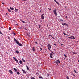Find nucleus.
I'll return each mask as SVG.
<instances>
[{
  "label": "nucleus",
  "instance_id": "72a5a7b5",
  "mask_svg": "<svg viewBox=\"0 0 79 79\" xmlns=\"http://www.w3.org/2000/svg\"><path fill=\"white\" fill-rule=\"evenodd\" d=\"M63 34H64V35H66V33H65L63 32Z\"/></svg>",
  "mask_w": 79,
  "mask_h": 79
},
{
  "label": "nucleus",
  "instance_id": "f3484780",
  "mask_svg": "<svg viewBox=\"0 0 79 79\" xmlns=\"http://www.w3.org/2000/svg\"><path fill=\"white\" fill-rule=\"evenodd\" d=\"M17 74H18V75L20 74V73L19 72H17Z\"/></svg>",
  "mask_w": 79,
  "mask_h": 79
},
{
  "label": "nucleus",
  "instance_id": "aec40b11",
  "mask_svg": "<svg viewBox=\"0 0 79 79\" xmlns=\"http://www.w3.org/2000/svg\"><path fill=\"white\" fill-rule=\"evenodd\" d=\"M22 22L23 23H27L25 22L24 21H23V20H22Z\"/></svg>",
  "mask_w": 79,
  "mask_h": 79
},
{
  "label": "nucleus",
  "instance_id": "a878e982",
  "mask_svg": "<svg viewBox=\"0 0 79 79\" xmlns=\"http://www.w3.org/2000/svg\"><path fill=\"white\" fill-rule=\"evenodd\" d=\"M7 37H8V39H9V40H10V37L8 36Z\"/></svg>",
  "mask_w": 79,
  "mask_h": 79
},
{
  "label": "nucleus",
  "instance_id": "c85d7f7f",
  "mask_svg": "<svg viewBox=\"0 0 79 79\" xmlns=\"http://www.w3.org/2000/svg\"><path fill=\"white\" fill-rule=\"evenodd\" d=\"M64 56L65 58H66L67 57V56H66V54H64Z\"/></svg>",
  "mask_w": 79,
  "mask_h": 79
},
{
  "label": "nucleus",
  "instance_id": "052dcab7",
  "mask_svg": "<svg viewBox=\"0 0 79 79\" xmlns=\"http://www.w3.org/2000/svg\"><path fill=\"white\" fill-rule=\"evenodd\" d=\"M36 74H38V73H36Z\"/></svg>",
  "mask_w": 79,
  "mask_h": 79
},
{
  "label": "nucleus",
  "instance_id": "6e6d98bb",
  "mask_svg": "<svg viewBox=\"0 0 79 79\" xmlns=\"http://www.w3.org/2000/svg\"><path fill=\"white\" fill-rule=\"evenodd\" d=\"M61 45H63V44L61 43Z\"/></svg>",
  "mask_w": 79,
  "mask_h": 79
},
{
  "label": "nucleus",
  "instance_id": "f704fd0d",
  "mask_svg": "<svg viewBox=\"0 0 79 79\" xmlns=\"http://www.w3.org/2000/svg\"><path fill=\"white\" fill-rule=\"evenodd\" d=\"M74 72H75V73H76L77 72H76V70H74Z\"/></svg>",
  "mask_w": 79,
  "mask_h": 79
},
{
  "label": "nucleus",
  "instance_id": "423d86ee",
  "mask_svg": "<svg viewBox=\"0 0 79 79\" xmlns=\"http://www.w3.org/2000/svg\"><path fill=\"white\" fill-rule=\"evenodd\" d=\"M44 15V14H43L41 15V18L42 19H44V17L43 16Z\"/></svg>",
  "mask_w": 79,
  "mask_h": 79
},
{
  "label": "nucleus",
  "instance_id": "bf43d9fd",
  "mask_svg": "<svg viewBox=\"0 0 79 79\" xmlns=\"http://www.w3.org/2000/svg\"><path fill=\"white\" fill-rule=\"evenodd\" d=\"M6 15H8V13H6Z\"/></svg>",
  "mask_w": 79,
  "mask_h": 79
},
{
  "label": "nucleus",
  "instance_id": "bb28decb",
  "mask_svg": "<svg viewBox=\"0 0 79 79\" xmlns=\"http://www.w3.org/2000/svg\"><path fill=\"white\" fill-rule=\"evenodd\" d=\"M11 29V27H9V30H10Z\"/></svg>",
  "mask_w": 79,
  "mask_h": 79
},
{
  "label": "nucleus",
  "instance_id": "dca6fc26",
  "mask_svg": "<svg viewBox=\"0 0 79 79\" xmlns=\"http://www.w3.org/2000/svg\"><path fill=\"white\" fill-rule=\"evenodd\" d=\"M8 11L9 12H11V10L10 9H8Z\"/></svg>",
  "mask_w": 79,
  "mask_h": 79
},
{
  "label": "nucleus",
  "instance_id": "e2e57ef3",
  "mask_svg": "<svg viewBox=\"0 0 79 79\" xmlns=\"http://www.w3.org/2000/svg\"><path fill=\"white\" fill-rule=\"evenodd\" d=\"M74 76H75V75H73Z\"/></svg>",
  "mask_w": 79,
  "mask_h": 79
},
{
  "label": "nucleus",
  "instance_id": "37998d69",
  "mask_svg": "<svg viewBox=\"0 0 79 79\" xmlns=\"http://www.w3.org/2000/svg\"><path fill=\"white\" fill-rule=\"evenodd\" d=\"M40 49L41 50H42V48H40Z\"/></svg>",
  "mask_w": 79,
  "mask_h": 79
},
{
  "label": "nucleus",
  "instance_id": "69168bd1",
  "mask_svg": "<svg viewBox=\"0 0 79 79\" xmlns=\"http://www.w3.org/2000/svg\"><path fill=\"white\" fill-rule=\"evenodd\" d=\"M21 28H19V29H21Z\"/></svg>",
  "mask_w": 79,
  "mask_h": 79
},
{
  "label": "nucleus",
  "instance_id": "58836bf2",
  "mask_svg": "<svg viewBox=\"0 0 79 79\" xmlns=\"http://www.w3.org/2000/svg\"><path fill=\"white\" fill-rule=\"evenodd\" d=\"M54 2H56L57 1H56V0H54Z\"/></svg>",
  "mask_w": 79,
  "mask_h": 79
},
{
  "label": "nucleus",
  "instance_id": "39448f33",
  "mask_svg": "<svg viewBox=\"0 0 79 79\" xmlns=\"http://www.w3.org/2000/svg\"><path fill=\"white\" fill-rule=\"evenodd\" d=\"M13 58L14 59V60H15L16 61V62H17V63H18V60H17V59H16V58H15V57H13Z\"/></svg>",
  "mask_w": 79,
  "mask_h": 79
},
{
  "label": "nucleus",
  "instance_id": "6e6552de",
  "mask_svg": "<svg viewBox=\"0 0 79 79\" xmlns=\"http://www.w3.org/2000/svg\"><path fill=\"white\" fill-rule=\"evenodd\" d=\"M9 72L11 74H13V71H11V70H9Z\"/></svg>",
  "mask_w": 79,
  "mask_h": 79
},
{
  "label": "nucleus",
  "instance_id": "a211bd4d",
  "mask_svg": "<svg viewBox=\"0 0 79 79\" xmlns=\"http://www.w3.org/2000/svg\"><path fill=\"white\" fill-rule=\"evenodd\" d=\"M39 78L40 79H43V78H42V76H39Z\"/></svg>",
  "mask_w": 79,
  "mask_h": 79
},
{
  "label": "nucleus",
  "instance_id": "4468645a",
  "mask_svg": "<svg viewBox=\"0 0 79 79\" xmlns=\"http://www.w3.org/2000/svg\"><path fill=\"white\" fill-rule=\"evenodd\" d=\"M15 12H16H16H17V11H18V9H15Z\"/></svg>",
  "mask_w": 79,
  "mask_h": 79
},
{
  "label": "nucleus",
  "instance_id": "a18cd8bd",
  "mask_svg": "<svg viewBox=\"0 0 79 79\" xmlns=\"http://www.w3.org/2000/svg\"><path fill=\"white\" fill-rule=\"evenodd\" d=\"M23 1H26L27 0H22Z\"/></svg>",
  "mask_w": 79,
  "mask_h": 79
},
{
  "label": "nucleus",
  "instance_id": "f03ea898",
  "mask_svg": "<svg viewBox=\"0 0 79 79\" xmlns=\"http://www.w3.org/2000/svg\"><path fill=\"white\" fill-rule=\"evenodd\" d=\"M57 11V10L56 9H55L54 10H53L54 14H55L56 16H57L58 15V14H57V13L56 12Z\"/></svg>",
  "mask_w": 79,
  "mask_h": 79
},
{
  "label": "nucleus",
  "instance_id": "473e14b6",
  "mask_svg": "<svg viewBox=\"0 0 79 79\" xmlns=\"http://www.w3.org/2000/svg\"><path fill=\"white\" fill-rule=\"evenodd\" d=\"M47 76H50V74H48Z\"/></svg>",
  "mask_w": 79,
  "mask_h": 79
},
{
  "label": "nucleus",
  "instance_id": "7c9ffc66",
  "mask_svg": "<svg viewBox=\"0 0 79 79\" xmlns=\"http://www.w3.org/2000/svg\"><path fill=\"white\" fill-rule=\"evenodd\" d=\"M31 79H35V78H34V77H33L31 78Z\"/></svg>",
  "mask_w": 79,
  "mask_h": 79
},
{
  "label": "nucleus",
  "instance_id": "3c124183",
  "mask_svg": "<svg viewBox=\"0 0 79 79\" xmlns=\"http://www.w3.org/2000/svg\"><path fill=\"white\" fill-rule=\"evenodd\" d=\"M49 36H51V37H52V35H49Z\"/></svg>",
  "mask_w": 79,
  "mask_h": 79
},
{
  "label": "nucleus",
  "instance_id": "864d4df0",
  "mask_svg": "<svg viewBox=\"0 0 79 79\" xmlns=\"http://www.w3.org/2000/svg\"><path fill=\"white\" fill-rule=\"evenodd\" d=\"M25 30H27V29H26V28H25Z\"/></svg>",
  "mask_w": 79,
  "mask_h": 79
},
{
  "label": "nucleus",
  "instance_id": "4d7b16f0",
  "mask_svg": "<svg viewBox=\"0 0 79 79\" xmlns=\"http://www.w3.org/2000/svg\"><path fill=\"white\" fill-rule=\"evenodd\" d=\"M65 18H67V16H66L65 17Z\"/></svg>",
  "mask_w": 79,
  "mask_h": 79
},
{
  "label": "nucleus",
  "instance_id": "79ce46f5",
  "mask_svg": "<svg viewBox=\"0 0 79 79\" xmlns=\"http://www.w3.org/2000/svg\"><path fill=\"white\" fill-rule=\"evenodd\" d=\"M27 35H28V36H29V37H30V35H29V34H27Z\"/></svg>",
  "mask_w": 79,
  "mask_h": 79
},
{
  "label": "nucleus",
  "instance_id": "f8f14e48",
  "mask_svg": "<svg viewBox=\"0 0 79 79\" xmlns=\"http://www.w3.org/2000/svg\"><path fill=\"white\" fill-rule=\"evenodd\" d=\"M15 53L18 54L19 53V52L17 50L16 51H15Z\"/></svg>",
  "mask_w": 79,
  "mask_h": 79
},
{
  "label": "nucleus",
  "instance_id": "b1692460",
  "mask_svg": "<svg viewBox=\"0 0 79 79\" xmlns=\"http://www.w3.org/2000/svg\"><path fill=\"white\" fill-rule=\"evenodd\" d=\"M12 32L13 34H14V35H16V34H15V33L13 31Z\"/></svg>",
  "mask_w": 79,
  "mask_h": 79
},
{
  "label": "nucleus",
  "instance_id": "cd10ccee",
  "mask_svg": "<svg viewBox=\"0 0 79 79\" xmlns=\"http://www.w3.org/2000/svg\"><path fill=\"white\" fill-rule=\"evenodd\" d=\"M39 29H40V25H39Z\"/></svg>",
  "mask_w": 79,
  "mask_h": 79
},
{
  "label": "nucleus",
  "instance_id": "338daca9",
  "mask_svg": "<svg viewBox=\"0 0 79 79\" xmlns=\"http://www.w3.org/2000/svg\"><path fill=\"white\" fill-rule=\"evenodd\" d=\"M12 12H13V11H12Z\"/></svg>",
  "mask_w": 79,
  "mask_h": 79
},
{
  "label": "nucleus",
  "instance_id": "2f4dec72",
  "mask_svg": "<svg viewBox=\"0 0 79 79\" xmlns=\"http://www.w3.org/2000/svg\"><path fill=\"white\" fill-rule=\"evenodd\" d=\"M56 3H57V4L58 5H59V3H58V2H56Z\"/></svg>",
  "mask_w": 79,
  "mask_h": 79
},
{
  "label": "nucleus",
  "instance_id": "a19ab883",
  "mask_svg": "<svg viewBox=\"0 0 79 79\" xmlns=\"http://www.w3.org/2000/svg\"><path fill=\"white\" fill-rule=\"evenodd\" d=\"M48 49H49V50L51 51L50 49V48H48Z\"/></svg>",
  "mask_w": 79,
  "mask_h": 79
},
{
  "label": "nucleus",
  "instance_id": "20e7f679",
  "mask_svg": "<svg viewBox=\"0 0 79 79\" xmlns=\"http://www.w3.org/2000/svg\"><path fill=\"white\" fill-rule=\"evenodd\" d=\"M54 63H56V64H57V65H58V63H60V60H57L56 61L54 62Z\"/></svg>",
  "mask_w": 79,
  "mask_h": 79
},
{
  "label": "nucleus",
  "instance_id": "2eb2a0df",
  "mask_svg": "<svg viewBox=\"0 0 79 79\" xmlns=\"http://www.w3.org/2000/svg\"><path fill=\"white\" fill-rule=\"evenodd\" d=\"M10 9L12 10H14V8H13V7L11 8V7H10Z\"/></svg>",
  "mask_w": 79,
  "mask_h": 79
},
{
  "label": "nucleus",
  "instance_id": "de8ad7c7",
  "mask_svg": "<svg viewBox=\"0 0 79 79\" xmlns=\"http://www.w3.org/2000/svg\"><path fill=\"white\" fill-rule=\"evenodd\" d=\"M66 35H67V36H69V35H68L67 34Z\"/></svg>",
  "mask_w": 79,
  "mask_h": 79
},
{
  "label": "nucleus",
  "instance_id": "e433bc0d",
  "mask_svg": "<svg viewBox=\"0 0 79 79\" xmlns=\"http://www.w3.org/2000/svg\"><path fill=\"white\" fill-rule=\"evenodd\" d=\"M0 34H2V32L1 31H0Z\"/></svg>",
  "mask_w": 79,
  "mask_h": 79
},
{
  "label": "nucleus",
  "instance_id": "0e129e2a",
  "mask_svg": "<svg viewBox=\"0 0 79 79\" xmlns=\"http://www.w3.org/2000/svg\"><path fill=\"white\" fill-rule=\"evenodd\" d=\"M71 38H73V37H72Z\"/></svg>",
  "mask_w": 79,
  "mask_h": 79
},
{
  "label": "nucleus",
  "instance_id": "13d9d810",
  "mask_svg": "<svg viewBox=\"0 0 79 79\" xmlns=\"http://www.w3.org/2000/svg\"><path fill=\"white\" fill-rule=\"evenodd\" d=\"M40 13H41V11H40Z\"/></svg>",
  "mask_w": 79,
  "mask_h": 79
},
{
  "label": "nucleus",
  "instance_id": "1a4fd4ad",
  "mask_svg": "<svg viewBox=\"0 0 79 79\" xmlns=\"http://www.w3.org/2000/svg\"><path fill=\"white\" fill-rule=\"evenodd\" d=\"M48 48H51V45H50V44H49L48 45Z\"/></svg>",
  "mask_w": 79,
  "mask_h": 79
},
{
  "label": "nucleus",
  "instance_id": "774afa93",
  "mask_svg": "<svg viewBox=\"0 0 79 79\" xmlns=\"http://www.w3.org/2000/svg\"><path fill=\"white\" fill-rule=\"evenodd\" d=\"M48 9H50V8H48Z\"/></svg>",
  "mask_w": 79,
  "mask_h": 79
},
{
  "label": "nucleus",
  "instance_id": "0eeeda50",
  "mask_svg": "<svg viewBox=\"0 0 79 79\" xmlns=\"http://www.w3.org/2000/svg\"><path fill=\"white\" fill-rule=\"evenodd\" d=\"M62 24L63 25V26H64V25H66L68 27V25L65 23H62Z\"/></svg>",
  "mask_w": 79,
  "mask_h": 79
},
{
  "label": "nucleus",
  "instance_id": "5fc2aeb1",
  "mask_svg": "<svg viewBox=\"0 0 79 79\" xmlns=\"http://www.w3.org/2000/svg\"><path fill=\"white\" fill-rule=\"evenodd\" d=\"M52 54H53V52H52Z\"/></svg>",
  "mask_w": 79,
  "mask_h": 79
},
{
  "label": "nucleus",
  "instance_id": "f257e3e1",
  "mask_svg": "<svg viewBox=\"0 0 79 79\" xmlns=\"http://www.w3.org/2000/svg\"><path fill=\"white\" fill-rule=\"evenodd\" d=\"M14 42L17 43L18 45H19V46H23V45H22V44L19 43V42L16 39V38H14Z\"/></svg>",
  "mask_w": 79,
  "mask_h": 79
},
{
  "label": "nucleus",
  "instance_id": "ddd939ff",
  "mask_svg": "<svg viewBox=\"0 0 79 79\" xmlns=\"http://www.w3.org/2000/svg\"><path fill=\"white\" fill-rule=\"evenodd\" d=\"M26 67H27V70H29V67L27 66V65H26Z\"/></svg>",
  "mask_w": 79,
  "mask_h": 79
},
{
  "label": "nucleus",
  "instance_id": "ea45409f",
  "mask_svg": "<svg viewBox=\"0 0 79 79\" xmlns=\"http://www.w3.org/2000/svg\"><path fill=\"white\" fill-rule=\"evenodd\" d=\"M1 28L4 29V27H1Z\"/></svg>",
  "mask_w": 79,
  "mask_h": 79
},
{
  "label": "nucleus",
  "instance_id": "680f3d73",
  "mask_svg": "<svg viewBox=\"0 0 79 79\" xmlns=\"http://www.w3.org/2000/svg\"><path fill=\"white\" fill-rule=\"evenodd\" d=\"M78 62H79V60L78 61Z\"/></svg>",
  "mask_w": 79,
  "mask_h": 79
},
{
  "label": "nucleus",
  "instance_id": "7ed1b4c3",
  "mask_svg": "<svg viewBox=\"0 0 79 79\" xmlns=\"http://www.w3.org/2000/svg\"><path fill=\"white\" fill-rule=\"evenodd\" d=\"M68 38L72 39H75V38L74 37V36H71V37H68Z\"/></svg>",
  "mask_w": 79,
  "mask_h": 79
},
{
  "label": "nucleus",
  "instance_id": "9b49d317",
  "mask_svg": "<svg viewBox=\"0 0 79 79\" xmlns=\"http://www.w3.org/2000/svg\"><path fill=\"white\" fill-rule=\"evenodd\" d=\"M13 69L15 71V72H16L17 71V69H16L15 68H14Z\"/></svg>",
  "mask_w": 79,
  "mask_h": 79
},
{
  "label": "nucleus",
  "instance_id": "8fccbe9b",
  "mask_svg": "<svg viewBox=\"0 0 79 79\" xmlns=\"http://www.w3.org/2000/svg\"><path fill=\"white\" fill-rule=\"evenodd\" d=\"M59 42V44H61V43L60 42Z\"/></svg>",
  "mask_w": 79,
  "mask_h": 79
},
{
  "label": "nucleus",
  "instance_id": "6ab92c4d",
  "mask_svg": "<svg viewBox=\"0 0 79 79\" xmlns=\"http://www.w3.org/2000/svg\"><path fill=\"white\" fill-rule=\"evenodd\" d=\"M32 50L33 51V52H34V51H35V49H34V47H33Z\"/></svg>",
  "mask_w": 79,
  "mask_h": 79
},
{
  "label": "nucleus",
  "instance_id": "9d476101",
  "mask_svg": "<svg viewBox=\"0 0 79 79\" xmlns=\"http://www.w3.org/2000/svg\"><path fill=\"white\" fill-rule=\"evenodd\" d=\"M22 71L23 72V73H25V74H26V71H25V70H23V69L22 70Z\"/></svg>",
  "mask_w": 79,
  "mask_h": 79
},
{
  "label": "nucleus",
  "instance_id": "5701e85b",
  "mask_svg": "<svg viewBox=\"0 0 79 79\" xmlns=\"http://www.w3.org/2000/svg\"><path fill=\"white\" fill-rule=\"evenodd\" d=\"M53 54H54V53H51L50 54V56H52L53 55Z\"/></svg>",
  "mask_w": 79,
  "mask_h": 79
},
{
  "label": "nucleus",
  "instance_id": "49530a36",
  "mask_svg": "<svg viewBox=\"0 0 79 79\" xmlns=\"http://www.w3.org/2000/svg\"><path fill=\"white\" fill-rule=\"evenodd\" d=\"M73 54H76V53L75 52H73Z\"/></svg>",
  "mask_w": 79,
  "mask_h": 79
},
{
  "label": "nucleus",
  "instance_id": "393cba45",
  "mask_svg": "<svg viewBox=\"0 0 79 79\" xmlns=\"http://www.w3.org/2000/svg\"><path fill=\"white\" fill-rule=\"evenodd\" d=\"M60 21H62V22H63V20H62V19H60Z\"/></svg>",
  "mask_w": 79,
  "mask_h": 79
},
{
  "label": "nucleus",
  "instance_id": "4c0bfd02",
  "mask_svg": "<svg viewBox=\"0 0 79 79\" xmlns=\"http://www.w3.org/2000/svg\"><path fill=\"white\" fill-rule=\"evenodd\" d=\"M51 37H52V39H55L53 37V36H51Z\"/></svg>",
  "mask_w": 79,
  "mask_h": 79
},
{
  "label": "nucleus",
  "instance_id": "c9c22d12",
  "mask_svg": "<svg viewBox=\"0 0 79 79\" xmlns=\"http://www.w3.org/2000/svg\"><path fill=\"white\" fill-rule=\"evenodd\" d=\"M66 78L67 79H69V78L67 76V77H66Z\"/></svg>",
  "mask_w": 79,
  "mask_h": 79
},
{
  "label": "nucleus",
  "instance_id": "412c9836",
  "mask_svg": "<svg viewBox=\"0 0 79 79\" xmlns=\"http://www.w3.org/2000/svg\"><path fill=\"white\" fill-rule=\"evenodd\" d=\"M22 60L23 61V62H26V61H25V60H24L23 58L22 59Z\"/></svg>",
  "mask_w": 79,
  "mask_h": 79
},
{
  "label": "nucleus",
  "instance_id": "09e8293b",
  "mask_svg": "<svg viewBox=\"0 0 79 79\" xmlns=\"http://www.w3.org/2000/svg\"><path fill=\"white\" fill-rule=\"evenodd\" d=\"M2 4L3 5H4V3H2Z\"/></svg>",
  "mask_w": 79,
  "mask_h": 79
},
{
  "label": "nucleus",
  "instance_id": "c756f323",
  "mask_svg": "<svg viewBox=\"0 0 79 79\" xmlns=\"http://www.w3.org/2000/svg\"><path fill=\"white\" fill-rule=\"evenodd\" d=\"M50 58H53V57H52V56H50Z\"/></svg>",
  "mask_w": 79,
  "mask_h": 79
},
{
  "label": "nucleus",
  "instance_id": "4be33fe9",
  "mask_svg": "<svg viewBox=\"0 0 79 79\" xmlns=\"http://www.w3.org/2000/svg\"><path fill=\"white\" fill-rule=\"evenodd\" d=\"M19 63H20V64H22V63H23V61H22L20 60V61H19Z\"/></svg>",
  "mask_w": 79,
  "mask_h": 79
},
{
  "label": "nucleus",
  "instance_id": "603ef678",
  "mask_svg": "<svg viewBox=\"0 0 79 79\" xmlns=\"http://www.w3.org/2000/svg\"><path fill=\"white\" fill-rule=\"evenodd\" d=\"M35 42L36 44H37V42Z\"/></svg>",
  "mask_w": 79,
  "mask_h": 79
},
{
  "label": "nucleus",
  "instance_id": "c03bdc74",
  "mask_svg": "<svg viewBox=\"0 0 79 79\" xmlns=\"http://www.w3.org/2000/svg\"><path fill=\"white\" fill-rule=\"evenodd\" d=\"M54 44V45H55V46H56V45L55 44Z\"/></svg>",
  "mask_w": 79,
  "mask_h": 79
}]
</instances>
